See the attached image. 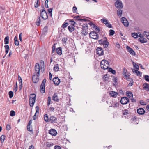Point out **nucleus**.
<instances>
[{
  "label": "nucleus",
  "instance_id": "6",
  "mask_svg": "<svg viewBox=\"0 0 149 149\" xmlns=\"http://www.w3.org/2000/svg\"><path fill=\"white\" fill-rule=\"evenodd\" d=\"M41 17L44 20L47 19L48 18V15L44 9H42L41 10Z\"/></svg>",
  "mask_w": 149,
  "mask_h": 149
},
{
  "label": "nucleus",
  "instance_id": "62",
  "mask_svg": "<svg viewBox=\"0 0 149 149\" xmlns=\"http://www.w3.org/2000/svg\"><path fill=\"white\" fill-rule=\"evenodd\" d=\"M128 113V111L127 109H125L124 110V111L123 112V115H127Z\"/></svg>",
  "mask_w": 149,
  "mask_h": 149
},
{
  "label": "nucleus",
  "instance_id": "32",
  "mask_svg": "<svg viewBox=\"0 0 149 149\" xmlns=\"http://www.w3.org/2000/svg\"><path fill=\"white\" fill-rule=\"evenodd\" d=\"M6 137V136L5 135H2L0 137V141L1 143H3Z\"/></svg>",
  "mask_w": 149,
  "mask_h": 149
},
{
  "label": "nucleus",
  "instance_id": "15",
  "mask_svg": "<svg viewBox=\"0 0 149 149\" xmlns=\"http://www.w3.org/2000/svg\"><path fill=\"white\" fill-rule=\"evenodd\" d=\"M49 121L51 123H56L57 122V118L54 116H51L49 118Z\"/></svg>",
  "mask_w": 149,
  "mask_h": 149
},
{
  "label": "nucleus",
  "instance_id": "25",
  "mask_svg": "<svg viewBox=\"0 0 149 149\" xmlns=\"http://www.w3.org/2000/svg\"><path fill=\"white\" fill-rule=\"evenodd\" d=\"M14 40L15 44L16 46L19 45V42L18 40V38L16 36L15 37Z\"/></svg>",
  "mask_w": 149,
  "mask_h": 149
},
{
  "label": "nucleus",
  "instance_id": "30",
  "mask_svg": "<svg viewBox=\"0 0 149 149\" xmlns=\"http://www.w3.org/2000/svg\"><path fill=\"white\" fill-rule=\"evenodd\" d=\"M133 66L136 69V70H139V65L136 64L135 62L133 61L132 62Z\"/></svg>",
  "mask_w": 149,
  "mask_h": 149
},
{
  "label": "nucleus",
  "instance_id": "43",
  "mask_svg": "<svg viewBox=\"0 0 149 149\" xmlns=\"http://www.w3.org/2000/svg\"><path fill=\"white\" fill-rule=\"evenodd\" d=\"M68 21L70 22V24L72 25L71 26H74L75 25L76 23L74 21L72 20H68Z\"/></svg>",
  "mask_w": 149,
  "mask_h": 149
},
{
  "label": "nucleus",
  "instance_id": "20",
  "mask_svg": "<svg viewBox=\"0 0 149 149\" xmlns=\"http://www.w3.org/2000/svg\"><path fill=\"white\" fill-rule=\"evenodd\" d=\"M126 95L130 99L132 98L133 97V95L132 92L130 91H127L126 92Z\"/></svg>",
  "mask_w": 149,
  "mask_h": 149
},
{
  "label": "nucleus",
  "instance_id": "48",
  "mask_svg": "<svg viewBox=\"0 0 149 149\" xmlns=\"http://www.w3.org/2000/svg\"><path fill=\"white\" fill-rule=\"evenodd\" d=\"M9 97L10 98H12L13 96V93L11 91H10L9 92Z\"/></svg>",
  "mask_w": 149,
  "mask_h": 149
},
{
  "label": "nucleus",
  "instance_id": "2",
  "mask_svg": "<svg viewBox=\"0 0 149 149\" xmlns=\"http://www.w3.org/2000/svg\"><path fill=\"white\" fill-rule=\"evenodd\" d=\"M36 95L35 94H32L30 95L29 102L30 106H33L35 102Z\"/></svg>",
  "mask_w": 149,
  "mask_h": 149
},
{
  "label": "nucleus",
  "instance_id": "61",
  "mask_svg": "<svg viewBox=\"0 0 149 149\" xmlns=\"http://www.w3.org/2000/svg\"><path fill=\"white\" fill-rule=\"evenodd\" d=\"M106 26L107 27H109V28H112V26L111 24H110V23L108 22L107 24H105Z\"/></svg>",
  "mask_w": 149,
  "mask_h": 149
},
{
  "label": "nucleus",
  "instance_id": "29",
  "mask_svg": "<svg viewBox=\"0 0 149 149\" xmlns=\"http://www.w3.org/2000/svg\"><path fill=\"white\" fill-rule=\"evenodd\" d=\"M110 94L111 96L115 97L117 96L118 93L116 92L112 91L110 92Z\"/></svg>",
  "mask_w": 149,
  "mask_h": 149
},
{
  "label": "nucleus",
  "instance_id": "5",
  "mask_svg": "<svg viewBox=\"0 0 149 149\" xmlns=\"http://www.w3.org/2000/svg\"><path fill=\"white\" fill-rule=\"evenodd\" d=\"M89 35L90 38L94 39H97L99 38V36L97 34V33L95 31L91 32L89 34Z\"/></svg>",
  "mask_w": 149,
  "mask_h": 149
},
{
  "label": "nucleus",
  "instance_id": "8",
  "mask_svg": "<svg viewBox=\"0 0 149 149\" xmlns=\"http://www.w3.org/2000/svg\"><path fill=\"white\" fill-rule=\"evenodd\" d=\"M115 6L118 8H122L123 7L122 2L120 0H116L115 3Z\"/></svg>",
  "mask_w": 149,
  "mask_h": 149
},
{
  "label": "nucleus",
  "instance_id": "40",
  "mask_svg": "<svg viewBox=\"0 0 149 149\" xmlns=\"http://www.w3.org/2000/svg\"><path fill=\"white\" fill-rule=\"evenodd\" d=\"M103 78L104 79L105 81H109V78L107 74L104 75Z\"/></svg>",
  "mask_w": 149,
  "mask_h": 149
},
{
  "label": "nucleus",
  "instance_id": "12",
  "mask_svg": "<svg viewBox=\"0 0 149 149\" xmlns=\"http://www.w3.org/2000/svg\"><path fill=\"white\" fill-rule=\"evenodd\" d=\"M39 75L33 74L32 77V81L33 83H37L39 80Z\"/></svg>",
  "mask_w": 149,
  "mask_h": 149
},
{
  "label": "nucleus",
  "instance_id": "42",
  "mask_svg": "<svg viewBox=\"0 0 149 149\" xmlns=\"http://www.w3.org/2000/svg\"><path fill=\"white\" fill-rule=\"evenodd\" d=\"M109 71L111 72L113 74H115L116 73V71L113 70L111 68H109Z\"/></svg>",
  "mask_w": 149,
  "mask_h": 149
},
{
  "label": "nucleus",
  "instance_id": "49",
  "mask_svg": "<svg viewBox=\"0 0 149 149\" xmlns=\"http://www.w3.org/2000/svg\"><path fill=\"white\" fill-rule=\"evenodd\" d=\"M117 14L118 16H121V15L122 14V10H118L117 11Z\"/></svg>",
  "mask_w": 149,
  "mask_h": 149
},
{
  "label": "nucleus",
  "instance_id": "11",
  "mask_svg": "<svg viewBox=\"0 0 149 149\" xmlns=\"http://www.w3.org/2000/svg\"><path fill=\"white\" fill-rule=\"evenodd\" d=\"M96 52L97 54L100 56L103 55L104 54V50H103L100 47L97 48Z\"/></svg>",
  "mask_w": 149,
  "mask_h": 149
},
{
  "label": "nucleus",
  "instance_id": "1",
  "mask_svg": "<svg viewBox=\"0 0 149 149\" xmlns=\"http://www.w3.org/2000/svg\"><path fill=\"white\" fill-rule=\"evenodd\" d=\"M101 68L103 69H107L109 67V64L108 62L105 60L102 61L100 62Z\"/></svg>",
  "mask_w": 149,
  "mask_h": 149
},
{
  "label": "nucleus",
  "instance_id": "13",
  "mask_svg": "<svg viewBox=\"0 0 149 149\" xmlns=\"http://www.w3.org/2000/svg\"><path fill=\"white\" fill-rule=\"evenodd\" d=\"M121 21L123 25L126 27H127L129 25V23L126 19L124 17H123L121 18Z\"/></svg>",
  "mask_w": 149,
  "mask_h": 149
},
{
  "label": "nucleus",
  "instance_id": "60",
  "mask_svg": "<svg viewBox=\"0 0 149 149\" xmlns=\"http://www.w3.org/2000/svg\"><path fill=\"white\" fill-rule=\"evenodd\" d=\"M95 30H96L95 32L97 33H98L100 31V29L97 26L95 27V28L94 29Z\"/></svg>",
  "mask_w": 149,
  "mask_h": 149
},
{
  "label": "nucleus",
  "instance_id": "38",
  "mask_svg": "<svg viewBox=\"0 0 149 149\" xmlns=\"http://www.w3.org/2000/svg\"><path fill=\"white\" fill-rule=\"evenodd\" d=\"M119 103H114L113 104H112L110 107H113L115 108H116L119 106Z\"/></svg>",
  "mask_w": 149,
  "mask_h": 149
},
{
  "label": "nucleus",
  "instance_id": "31",
  "mask_svg": "<svg viewBox=\"0 0 149 149\" xmlns=\"http://www.w3.org/2000/svg\"><path fill=\"white\" fill-rule=\"evenodd\" d=\"M59 66L58 64H56L54 65L53 68L54 70L55 71H57L59 70Z\"/></svg>",
  "mask_w": 149,
  "mask_h": 149
},
{
  "label": "nucleus",
  "instance_id": "37",
  "mask_svg": "<svg viewBox=\"0 0 149 149\" xmlns=\"http://www.w3.org/2000/svg\"><path fill=\"white\" fill-rule=\"evenodd\" d=\"M36 113L34 115H36V116H37L39 114V107L38 106H37L36 107Z\"/></svg>",
  "mask_w": 149,
  "mask_h": 149
},
{
  "label": "nucleus",
  "instance_id": "45",
  "mask_svg": "<svg viewBox=\"0 0 149 149\" xmlns=\"http://www.w3.org/2000/svg\"><path fill=\"white\" fill-rule=\"evenodd\" d=\"M115 31L112 29H111L109 30V35L113 36L115 33Z\"/></svg>",
  "mask_w": 149,
  "mask_h": 149
},
{
  "label": "nucleus",
  "instance_id": "41",
  "mask_svg": "<svg viewBox=\"0 0 149 149\" xmlns=\"http://www.w3.org/2000/svg\"><path fill=\"white\" fill-rule=\"evenodd\" d=\"M101 21L105 25L108 22V21L107 19H102L101 20Z\"/></svg>",
  "mask_w": 149,
  "mask_h": 149
},
{
  "label": "nucleus",
  "instance_id": "22",
  "mask_svg": "<svg viewBox=\"0 0 149 149\" xmlns=\"http://www.w3.org/2000/svg\"><path fill=\"white\" fill-rule=\"evenodd\" d=\"M18 79L19 81V84H20L19 88H20V89H21L22 88V79L21 77H20V76L19 75H18Z\"/></svg>",
  "mask_w": 149,
  "mask_h": 149
},
{
  "label": "nucleus",
  "instance_id": "57",
  "mask_svg": "<svg viewBox=\"0 0 149 149\" xmlns=\"http://www.w3.org/2000/svg\"><path fill=\"white\" fill-rule=\"evenodd\" d=\"M48 0H46L45 1V7L46 8H49V6H48Z\"/></svg>",
  "mask_w": 149,
  "mask_h": 149
},
{
  "label": "nucleus",
  "instance_id": "19",
  "mask_svg": "<svg viewBox=\"0 0 149 149\" xmlns=\"http://www.w3.org/2000/svg\"><path fill=\"white\" fill-rule=\"evenodd\" d=\"M138 113L140 115H142L145 113V111L143 108H139L137 110Z\"/></svg>",
  "mask_w": 149,
  "mask_h": 149
},
{
  "label": "nucleus",
  "instance_id": "54",
  "mask_svg": "<svg viewBox=\"0 0 149 149\" xmlns=\"http://www.w3.org/2000/svg\"><path fill=\"white\" fill-rule=\"evenodd\" d=\"M51 98L50 96H49L48 97V100H47V105L48 106H49L51 102Z\"/></svg>",
  "mask_w": 149,
  "mask_h": 149
},
{
  "label": "nucleus",
  "instance_id": "9",
  "mask_svg": "<svg viewBox=\"0 0 149 149\" xmlns=\"http://www.w3.org/2000/svg\"><path fill=\"white\" fill-rule=\"evenodd\" d=\"M35 72L34 74H37L39 75V72L40 71V65L38 63H36L35 66Z\"/></svg>",
  "mask_w": 149,
  "mask_h": 149
},
{
  "label": "nucleus",
  "instance_id": "56",
  "mask_svg": "<svg viewBox=\"0 0 149 149\" xmlns=\"http://www.w3.org/2000/svg\"><path fill=\"white\" fill-rule=\"evenodd\" d=\"M144 78L146 81L149 82V76L146 75L145 76Z\"/></svg>",
  "mask_w": 149,
  "mask_h": 149
},
{
  "label": "nucleus",
  "instance_id": "4",
  "mask_svg": "<svg viewBox=\"0 0 149 149\" xmlns=\"http://www.w3.org/2000/svg\"><path fill=\"white\" fill-rule=\"evenodd\" d=\"M82 31L81 32L82 34L84 36H86L88 34V26L87 24H84L82 26Z\"/></svg>",
  "mask_w": 149,
  "mask_h": 149
},
{
  "label": "nucleus",
  "instance_id": "14",
  "mask_svg": "<svg viewBox=\"0 0 149 149\" xmlns=\"http://www.w3.org/2000/svg\"><path fill=\"white\" fill-rule=\"evenodd\" d=\"M53 81L54 84L56 85H58L60 82V80L57 77L54 78Z\"/></svg>",
  "mask_w": 149,
  "mask_h": 149
},
{
  "label": "nucleus",
  "instance_id": "27",
  "mask_svg": "<svg viewBox=\"0 0 149 149\" xmlns=\"http://www.w3.org/2000/svg\"><path fill=\"white\" fill-rule=\"evenodd\" d=\"M9 37L7 36L4 38V43L5 44H8L9 43Z\"/></svg>",
  "mask_w": 149,
  "mask_h": 149
},
{
  "label": "nucleus",
  "instance_id": "53",
  "mask_svg": "<svg viewBox=\"0 0 149 149\" xmlns=\"http://www.w3.org/2000/svg\"><path fill=\"white\" fill-rule=\"evenodd\" d=\"M27 130L28 131L31 132H32L33 131L32 129V128L30 127V125H27Z\"/></svg>",
  "mask_w": 149,
  "mask_h": 149
},
{
  "label": "nucleus",
  "instance_id": "7",
  "mask_svg": "<svg viewBox=\"0 0 149 149\" xmlns=\"http://www.w3.org/2000/svg\"><path fill=\"white\" fill-rule=\"evenodd\" d=\"M46 82V79H44L42 81V82L40 86V91L42 93H43L45 92V87Z\"/></svg>",
  "mask_w": 149,
  "mask_h": 149
},
{
  "label": "nucleus",
  "instance_id": "39",
  "mask_svg": "<svg viewBox=\"0 0 149 149\" xmlns=\"http://www.w3.org/2000/svg\"><path fill=\"white\" fill-rule=\"evenodd\" d=\"M139 33H137L136 34L135 33H132L131 35L132 37H133L135 38H138V35Z\"/></svg>",
  "mask_w": 149,
  "mask_h": 149
},
{
  "label": "nucleus",
  "instance_id": "55",
  "mask_svg": "<svg viewBox=\"0 0 149 149\" xmlns=\"http://www.w3.org/2000/svg\"><path fill=\"white\" fill-rule=\"evenodd\" d=\"M48 29V27L47 26H45L43 29V32L45 33L47 32Z\"/></svg>",
  "mask_w": 149,
  "mask_h": 149
},
{
  "label": "nucleus",
  "instance_id": "36",
  "mask_svg": "<svg viewBox=\"0 0 149 149\" xmlns=\"http://www.w3.org/2000/svg\"><path fill=\"white\" fill-rule=\"evenodd\" d=\"M67 21L68 20H66L64 22V23L62 25V27L63 28H65L68 25V22H67Z\"/></svg>",
  "mask_w": 149,
  "mask_h": 149
},
{
  "label": "nucleus",
  "instance_id": "34",
  "mask_svg": "<svg viewBox=\"0 0 149 149\" xmlns=\"http://www.w3.org/2000/svg\"><path fill=\"white\" fill-rule=\"evenodd\" d=\"M44 119L46 122H48L49 121V119H48V116L47 114H45L44 115Z\"/></svg>",
  "mask_w": 149,
  "mask_h": 149
},
{
  "label": "nucleus",
  "instance_id": "21",
  "mask_svg": "<svg viewBox=\"0 0 149 149\" xmlns=\"http://www.w3.org/2000/svg\"><path fill=\"white\" fill-rule=\"evenodd\" d=\"M138 40L139 41L142 43H146L147 42L146 39L143 38V36L139 38Z\"/></svg>",
  "mask_w": 149,
  "mask_h": 149
},
{
  "label": "nucleus",
  "instance_id": "3",
  "mask_svg": "<svg viewBox=\"0 0 149 149\" xmlns=\"http://www.w3.org/2000/svg\"><path fill=\"white\" fill-rule=\"evenodd\" d=\"M98 42L100 45H103L104 48L107 47L109 45V43L106 37H104L103 39L99 40Z\"/></svg>",
  "mask_w": 149,
  "mask_h": 149
},
{
  "label": "nucleus",
  "instance_id": "17",
  "mask_svg": "<svg viewBox=\"0 0 149 149\" xmlns=\"http://www.w3.org/2000/svg\"><path fill=\"white\" fill-rule=\"evenodd\" d=\"M52 100L54 101L58 102L59 101V99L58 98V96L56 93H55L54 95L52 97Z\"/></svg>",
  "mask_w": 149,
  "mask_h": 149
},
{
  "label": "nucleus",
  "instance_id": "44",
  "mask_svg": "<svg viewBox=\"0 0 149 149\" xmlns=\"http://www.w3.org/2000/svg\"><path fill=\"white\" fill-rule=\"evenodd\" d=\"M88 24L91 26V27L93 29H95L96 26L95 24H93L92 22H90L88 23Z\"/></svg>",
  "mask_w": 149,
  "mask_h": 149
},
{
  "label": "nucleus",
  "instance_id": "46",
  "mask_svg": "<svg viewBox=\"0 0 149 149\" xmlns=\"http://www.w3.org/2000/svg\"><path fill=\"white\" fill-rule=\"evenodd\" d=\"M52 8H50L48 9V13L49 15L50 14V16L52 17Z\"/></svg>",
  "mask_w": 149,
  "mask_h": 149
},
{
  "label": "nucleus",
  "instance_id": "35",
  "mask_svg": "<svg viewBox=\"0 0 149 149\" xmlns=\"http://www.w3.org/2000/svg\"><path fill=\"white\" fill-rule=\"evenodd\" d=\"M117 79L116 77H114L113 79V86H116V83L117 82Z\"/></svg>",
  "mask_w": 149,
  "mask_h": 149
},
{
  "label": "nucleus",
  "instance_id": "10",
  "mask_svg": "<svg viewBox=\"0 0 149 149\" xmlns=\"http://www.w3.org/2000/svg\"><path fill=\"white\" fill-rule=\"evenodd\" d=\"M129 99L128 98L126 97H123L121 98L120 102L122 104H125L129 102Z\"/></svg>",
  "mask_w": 149,
  "mask_h": 149
},
{
  "label": "nucleus",
  "instance_id": "33",
  "mask_svg": "<svg viewBox=\"0 0 149 149\" xmlns=\"http://www.w3.org/2000/svg\"><path fill=\"white\" fill-rule=\"evenodd\" d=\"M40 23V19L39 17H38L37 19L36 24L37 26H39Z\"/></svg>",
  "mask_w": 149,
  "mask_h": 149
},
{
  "label": "nucleus",
  "instance_id": "23",
  "mask_svg": "<svg viewBox=\"0 0 149 149\" xmlns=\"http://www.w3.org/2000/svg\"><path fill=\"white\" fill-rule=\"evenodd\" d=\"M56 52L59 55H61L62 54V48L61 47H60L57 48L56 49Z\"/></svg>",
  "mask_w": 149,
  "mask_h": 149
},
{
  "label": "nucleus",
  "instance_id": "24",
  "mask_svg": "<svg viewBox=\"0 0 149 149\" xmlns=\"http://www.w3.org/2000/svg\"><path fill=\"white\" fill-rule=\"evenodd\" d=\"M138 70H135L134 69H132V71L133 73H134V70H135V73L137 74L138 76H141V73L140 71H138Z\"/></svg>",
  "mask_w": 149,
  "mask_h": 149
},
{
  "label": "nucleus",
  "instance_id": "16",
  "mask_svg": "<svg viewBox=\"0 0 149 149\" xmlns=\"http://www.w3.org/2000/svg\"><path fill=\"white\" fill-rule=\"evenodd\" d=\"M49 133L53 136H55L57 134L56 130L53 129H52L49 130Z\"/></svg>",
  "mask_w": 149,
  "mask_h": 149
},
{
  "label": "nucleus",
  "instance_id": "28",
  "mask_svg": "<svg viewBox=\"0 0 149 149\" xmlns=\"http://www.w3.org/2000/svg\"><path fill=\"white\" fill-rule=\"evenodd\" d=\"M68 29L70 32H72L74 31L75 30V28L72 26H68Z\"/></svg>",
  "mask_w": 149,
  "mask_h": 149
},
{
  "label": "nucleus",
  "instance_id": "64",
  "mask_svg": "<svg viewBox=\"0 0 149 149\" xmlns=\"http://www.w3.org/2000/svg\"><path fill=\"white\" fill-rule=\"evenodd\" d=\"M54 149H61V148L59 146L56 145L54 146Z\"/></svg>",
  "mask_w": 149,
  "mask_h": 149
},
{
  "label": "nucleus",
  "instance_id": "51",
  "mask_svg": "<svg viewBox=\"0 0 149 149\" xmlns=\"http://www.w3.org/2000/svg\"><path fill=\"white\" fill-rule=\"evenodd\" d=\"M72 11L73 13H77V8L76 6H74L73 7Z\"/></svg>",
  "mask_w": 149,
  "mask_h": 149
},
{
  "label": "nucleus",
  "instance_id": "59",
  "mask_svg": "<svg viewBox=\"0 0 149 149\" xmlns=\"http://www.w3.org/2000/svg\"><path fill=\"white\" fill-rule=\"evenodd\" d=\"M144 33L145 35L146 36L147 38L149 39V33H148L146 32V31H144Z\"/></svg>",
  "mask_w": 149,
  "mask_h": 149
},
{
  "label": "nucleus",
  "instance_id": "18",
  "mask_svg": "<svg viewBox=\"0 0 149 149\" xmlns=\"http://www.w3.org/2000/svg\"><path fill=\"white\" fill-rule=\"evenodd\" d=\"M143 89L146 91H149V84L148 83H146L144 84L143 85Z\"/></svg>",
  "mask_w": 149,
  "mask_h": 149
},
{
  "label": "nucleus",
  "instance_id": "63",
  "mask_svg": "<svg viewBox=\"0 0 149 149\" xmlns=\"http://www.w3.org/2000/svg\"><path fill=\"white\" fill-rule=\"evenodd\" d=\"M126 49L127 51L129 52L131 51V50L132 49L130 48L129 46H127L126 47Z\"/></svg>",
  "mask_w": 149,
  "mask_h": 149
},
{
  "label": "nucleus",
  "instance_id": "50",
  "mask_svg": "<svg viewBox=\"0 0 149 149\" xmlns=\"http://www.w3.org/2000/svg\"><path fill=\"white\" fill-rule=\"evenodd\" d=\"M15 112L13 110H12L10 111V114L11 116H14L15 115Z\"/></svg>",
  "mask_w": 149,
  "mask_h": 149
},
{
  "label": "nucleus",
  "instance_id": "47",
  "mask_svg": "<svg viewBox=\"0 0 149 149\" xmlns=\"http://www.w3.org/2000/svg\"><path fill=\"white\" fill-rule=\"evenodd\" d=\"M53 144L50 142H47L46 144V146L48 147H50L51 146H52Z\"/></svg>",
  "mask_w": 149,
  "mask_h": 149
},
{
  "label": "nucleus",
  "instance_id": "58",
  "mask_svg": "<svg viewBox=\"0 0 149 149\" xmlns=\"http://www.w3.org/2000/svg\"><path fill=\"white\" fill-rule=\"evenodd\" d=\"M6 130H10L11 127L10 125L7 124L6 126Z\"/></svg>",
  "mask_w": 149,
  "mask_h": 149
},
{
  "label": "nucleus",
  "instance_id": "52",
  "mask_svg": "<svg viewBox=\"0 0 149 149\" xmlns=\"http://www.w3.org/2000/svg\"><path fill=\"white\" fill-rule=\"evenodd\" d=\"M67 40V39L66 38H63L62 39V41L63 42V44H65L66 43V42Z\"/></svg>",
  "mask_w": 149,
  "mask_h": 149
},
{
  "label": "nucleus",
  "instance_id": "26",
  "mask_svg": "<svg viewBox=\"0 0 149 149\" xmlns=\"http://www.w3.org/2000/svg\"><path fill=\"white\" fill-rule=\"evenodd\" d=\"M127 72V70L125 68H124L123 71V74L125 77L127 78L129 76V75L127 74H126V72Z\"/></svg>",
  "mask_w": 149,
  "mask_h": 149
}]
</instances>
